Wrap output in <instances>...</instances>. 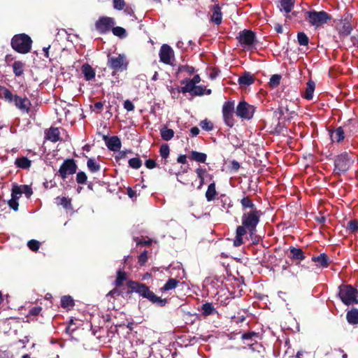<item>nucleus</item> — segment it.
Instances as JSON below:
<instances>
[{"label": "nucleus", "mask_w": 358, "mask_h": 358, "mask_svg": "<svg viewBox=\"0 0 358 358\" xmlns=\"http://www.w3.org/2000/svg\"><path fill=\"white\" fill-rule=\"evenodd\" d=\"M211 90H206V87L201 85H196L194 90L192 92L194 96H202L204 94H210Z\"/></svg>", "instance_id": "58836bf2"}, {"label": "nucleus", "mask_w": 358, "mask_h": 358, "mask_svg": "<svg viewBox=\"0 0 358 358\" xmlns=\"http://www.w3.org/2000/svg\"><path fill=\"white\" fill-rule=\"evenodd\" d=\"M9 206L13 208V210H17V208H18V203L17 201V200H15V199H10L9 201Z\"/></svg>", "instance_id": "69168bd1"}, {"label": "nucleus", "mask_w": 358, "mask_h": 358, "mask_svg": "<svg viewBox=\"0 0 358 358\" xmlns=\"http://www.w3.org/2000/svg\"><path fill=\"white\" fill-rule=\"evenodd\" d=\"M41 310L42 308L40 306L34 307L30 309L29 314L31 315H38L41 313Z\"/></svg>", "instance_id": "052dcab7"}, {"label": "nucleus", "mask_w": 358, "mask_h": 358, "mask_svg": "<svg viewBox=\"0 0 358 358\" xmlns=\"http://www.w3.org/2000/svg\"><path fill=\"white\" fill-rule=\"evenodd\" d=\"M236 38L244 50H251L255 48L256 35L252 31L248 29L241 31Z\"/></svg>", "instance_id": "423d86ee"}, {"label": "nucleus", "mask_w": 358, "mask_h": 358, "mask_svg": "<svg viewBox=\"0 0 358 358\" xmlns=\"http://www.w3.org/2000/svg\"><path fill=\"white\" fill-rule=\"evenodd\" d=\"M338 297L345 306L358 304V291L350 285H341L338 287Z\"/></svg>", "instance_id": "7ed1b4c3"}, {"label": "nucleus", "mask_w": 358, "mask_h": 358, "mask_svg": "<svg viewBox=\"0 0 358 358\" xmlns=\"http://www.w3.org/2000/svg\"><path fill=\"white\" fill-rule=\"evenodd\" d=\"M280 9L283 10L286 13H289L294 7L293 0H280Z\"/></svg>", "instance_id": "c9c22d12"}, {"label": "nucleus", "mask_w": 358, "mask_h": 358, "mask_svg": "<svg viewBox=\"0 0 358 358\" xmlns=\"http://www.w3.org/2000/svg\"><path fill=\"white\" fill-rule=\"evenodd\" d=\"M290 258L294 261L301 262L305 259V255L303 250L301 248L290 247Z\"/></svg>", "instance_id": "a211bd4d"}, {"label": "nucleus", "mask_w": 358, "mask_h": 358, "mask_svg": "<svg viewBox=\"0 0 358 358\" xmlns=\"http://www.w3.org/2000/svg\"><path fill=\"white\" fill-rule=\"evenodd\" d=\"M13 73L16 76H21L24 73V63L20 61H15L13 64Z\"/></svg>", "instance_id": "2f4dec72"}, {"label": "nucleus", "mask_w": 358, "mask_h": 358, "mask_svg": "<svg viewBox=\"0 0 358 358\" xmlns=\"http://www.w3.org/2000/svg\"><path fill=\"white\" fill-rule=\"evenodd\" d=\"M255 81V79L250 73H245L238 78V83L241 85H250Z\"/></svg>", "instance_id": "c756f323"}, {"label": "nucleus", "mask_w": 358, "mask_h": 358, "mask_svg": "<svg viewBox=\"0 0 358 358\" xmlns=\"http://www.w3.org/2000/svg\"><path fill=\"white\" fill-rule=\"evenodd\" d=\"M345 138L344 131L341 127H338L331 132V139L333 142H341Z\"/></svg>", "instance_id": "a878e982"}, {"label": "nucleus", "mask_w": 358, "mask_h": 358, "mask_svg": "<svg viewBox=\"0 0 358 358\" xmlns=\"http://www.w3.org/2000/svg\"><path fill=\"white\" fill-rule=\"evenodd\" d=\"M181 85H182L183 86L178 90V92H182L183 94L187 92L192 93L196 86V85H194L190 79H185L182 80Z\"/></svg>", "instance_id": "aec40b11"}, {"label": "nucleus", "mask_w": 358, "mask_h": 358, "mask_svg": "<svg viewBox=\"0 0 358 358\" xmlns=\"http://www.w3.org/2000/svg\"><path fill=\"white\" fill-rule=\"evenodd\" d=\"M107 147L112 151H118L121 148V142L117 136H111L108 142Z\"/></svg>", "instance_id": "412c9836"}, {"label": "nucleus", "mask_w": 358, "mask_h": 358, "mask_svg": "<svg viewBox=\"0 0 358 358\" xmlns=\"http://www.w3.org/2000/svg\"><path fill=\"white\" fill-rule=\"evenodd\" d=\"M13 101H14L15 106L22 113H28L29 112L31 103L27 97L22 98L15 95L13 97Z\"/></svg>", "instance_id": "4468645a"}, {"label": "nucleus", "mask_w": 358, "mask_h": 358, "mask_svg": "<svg viewBox=\"0 0 358 358\" xmlns=\"http://www.w3.org/2000/svg\"><path fill=\"white\" fill-rule=\"evenodd\" d=\"M178 70L180 72L185 71V72H187L189 75L193 74L194 73V71H195L194 67L188 66V65L180 66H179Z\"/></svg>", "instance_id": "864d4df0"}, {"label": "nucleus", "mask_w": 358, "mask_h": 358, "mask_svg": "<svg viewBox=\"0 0 358 358\" xmlns=\"http://www.w3.org/2000/svg\"><path fill=\"white\" fill-rule=\"evenodd\" d=\"M23 194L22 186H13L12 189V199L17 200Z\"/></svg>", "instance_id": "79ce46f5"}, {"label": "nucleus", "mask_w": 358, "mask_h": 358, "mask_svg": "<svg viewBox=\"0 0 358 358\" xmlns=\"http://www.w3.org/2000/svg\"><path fill=\"white\" fill-rule=\"evenodd\" d=\"M127 275L124 271H122V270H118L117 271V278L115 281V286L120 287L123 285V282L124 281H127Z\"/></svg>", "instance_id": "f704fd0d"}, {"label": "nucleus", "mask_w": 358, "mask_h": 358, "mask_svg": "<svg viewBox=\"0 0 358 358\" xmlns=\"http://www.w3.org/2000/svg\"><path fill=\"white\" fill-rule=\"evenodd\" d=\"M255 112V107L245 101H241L236 108V115L242 120H251Z\"/></svg>", "instance_id": "0eeeda50"}, {"label": "nucleus", "mask_w": 358, "mask_h": 358, "mask_svg": "<svg viewBox=\"0 0 358 358\" xmlns=\"http://www.w3.org/2000/svg\"><path fill=\"white\" fill-rule=\"evenodd\" d=\"M311 259L313 262H316L317 266L323 268H327L329 266V259L324 253H322L318 256H314Z\"/></svg>", "instance_id": "5701e85b"}, {"label": "nucleus", "mask_w": 358, "mask_h": 358, "mask_svg": "<svg viewBox=\"0 0 358 358\" xmlns=\"http://www.w3.org/2000/svg\"><path fill=\"white\" fill-rule=\"evenodd\" d=\"M315 84L313 80H308L306 83V88L303 95L306 99L310 100L313 97V92L315 90Z\"/></svg>", "instance_id": "393cba45"}, {"label": "nucleus", "mask_w": 358, "mask_h": 358, "mask_svg": "<svg viewBox=\"0 0 358 358\" xmlns=\"http://www.w3.org/2000/svg\"><path fill=\"white\" fill-rule=\"evenodd\" d=\"M113 34L120 38H124L127 36L126 30L121 27H116L112 29Z\"/></svg>", "instance_id": "a18cd8bd"}, {"label": "nucleus", "mask_w": 358, "mask_h": 358, "mask_svg": "<svg viewBox=\"0 0 358 358\" xmlns=\"http://www.w3.org/2000/svg\"><path fill=\"white\" fill-rule=\"evenodd\" d=\"M201 313L204 316H209L217 313V310L211 303H205L201 306Z\"/></svg>", "instance_id": "c85d7f7f"}, {"label": "nucleus", "mask_w": 358, "mask_h": 358, "mask_svg": "<svg viewBox=\"0 0 358 358\" xmlns=\"http://www.w3.org/2000/svg\"><path fill=\"white\" fill-rule=\"evenodd\" d=\"M201 127L203 129L206 130V131H210L213 129V124L208 121V120H203V121H201Z\"/></svg>", "instance_id": "5fc2aeb1"}, {"label": "nucleus", "mask_w": 358, "mask_h": 358, "mask_svg": "<svg viewBox=\"0 0 358 358\" xmlns=\"http://www.w3.org/2000/svg\"><path fill=\"white\" fill-rule=\"evenodd\" d=\"M60 132L57 127H50L46 132V138L52 142H57L59 140Z\"/></svg>", "instance_id": "4be33fe9"}, {"label": "nucleus", "mask_w": 358, "mask_h": 358, "mask_svg": "<svg viewBox=\"0 0 358 358\" xmlns=\"http://www.w3.org/2000/svg\"><path fill=\"white\" fill-rule=\"evenodd\" d=\"M159 55L160 62L166 64H173L175 59L174 52L169 45L164 44L161 46Z\"/></svg>", "instance_id": "f8f14e48"}, {"label": "nucleus", "mask_w": 358, "mask_h": 358, "mask_svg": "<svg viewBox=\"0 0 358 358\" xmlns=\"http://www.w3.org/2000/svg\"><path fill=\"white\" fill-rule=\"evenodd\" d=\"M77 168L74 159H65L59 169V176L62 179H65L67 176L74 174L76 172Z\"/></svg>", "instance_id": "9b49d317"}, {"label": "nucleus", "mask_w": 358, "mask_h": 358, "mask_svg": "<svg viewBox=\"0 0 358 358\" xmlns=\"http://www.w3.org/2000/svg\"><path fill=\"white\" fill-rule=\"evenodd\" d=\"M145 164L148 169H153L156 166L155 161L151 159L146 160Z\"/></svg>", "instance_id": "e2e57ef3"}, {"label": "nucleus", "mask_w": 358, "mask_h": 358, "mask_svg": "<svg viewBox=\"0 0 358 358\" xmlns=\"http://www.w3.org/2000/svg\"><path fill=\"white\" fill-rule=\"evenodd\" d=\"M15 165L21 169H29L31 166V162L25 157L17 158L15 162Z\"/></svg>", "instance_id": "7c9ffc66"}, {"label": "nucleus", "mask_w": 358, "mask_h": 358, "mask_svg": "<svg viewBox=\"0 0 358 358\" xmlns=\"http://www.w3.org/2000/svg\"><path fill=\"white\" fill-rule=\"evenodd\" d=\"M57 202L58 204L62 206L64 208L67 209L71 207V199L67 197H57L56 198Z\"/></svg>", "instance_id": "37998d69"}, {"label": "nucleus", "mask_w": 358, "mask_h": 358, "mask_svg": "<svg viewBox=\"0 0 358 358\" xmlns=\"http://www.w3.org/2000/svg\"><path fill=\"white\" fill-rule=\"evenodd\" d=\"M169 147L167 145H162L159 149V153L162 158H167L169 155Z\"/></svg>", "instance_id": "3c124183"}, {"label": "nucleus", "mask_w": 358, "mask_h": 358, "mask_svg": "<svg viewBox=\"0 0 358 358\" xmlns=\"http://www.w3.org/2000/svg\"><path fill=\"white\" fill-rule=\"evenodd\" d=\"M87 168L88 169L92 172V173H95V172H97L100 170L101 169V166L99 164H98L94 159H92V158H90L88 160H87Z\"/></svg>", "instance_id": "ea45409f"}, {"label": "nucleus", "mask_w": 358, "mask_h": 358, "mask_svg": "<svg viewBox=\"0 0 358 358\" xmlns=\"http://www.w3.org/2000/svg\"><path fill=\"white\" fill-rule=\"evenodd\" d=\"M129 165L130 167L138 169L142 165V162L138 157H134L129 160Z\"/></svg>", "instance_id": "de8ad7c7"}, {"label": "nucleus", "mask_w": 358, "mask_h": 358, "mask_svg": "<svg viewBox=\"0 0 358 358\" xmlns=\"http://www.w3.org/2000/svg\"><path fill=\"white\" fill-rule=\"evenodd\" d=\"M352 162L348 153H342L335 159V169L339 172H345L350 169Z\"/></svg>", "instance_id": "9d476101"}, {"label": "nucleus", "mask_w": 358, "mask_h": 358, "mask_svg": "<svg viewBox=\"0 0 358 358\" xmlns=\"http://www.w3.org/2000/svg\"><path fill=\"white\" fill-rule=\"evenodd\" d=\"M297 40L301 45H306L308 44L309 39L306 34L303 32H299L297 34Z\"/></svg>", "instance_id": "49530a36"}, {"label": "nucleus", "mask_w": 358, "mask_h": 358, "mask_svg": "<svg viewBox=\"0 0 358 358\" xmlns=\"http://www.w3.org/2000/svg\"><path fill=\"white\" fill-rule=\"evenodd\" d=\"M27 245L32 251H37L40 247V243L36 240H31L28 242Z\"/></svg>", "instance_id": "603ef678"}, {"label": "nucleus", "mask_w": 358, "mask_h": 358, "mask_svg": "<svg viewBox=\"0 0 358 358\" xmlns=\"http://www.w3.org/2000/svg\"><path fill=\"white\" fill-rule=\"evenodd\" d=\"M337 30L341 36L345 37L350 34L352 27L348 20H341L337 24Z\"/></svg>", "instance_id": "2eb2a0df"}, {"label": "nucleus", "mask_w": 358, "mask_h": 358, "mask_svg": "<svg viewBox=\"0 0 358 358\" xmlns=\"http://www.w3.org/2000/svg\"><path fill=\"white\" fill-rule=\"evenodd\" d=\"M306 20L313 26L317 28L331 20V15L327 12L309 10L306 13Z\"/></svg>", "instance_id": "39448f33"}, {"label": "nucleus", "mask_w": 358, "mask_h": 358, "mask_svg": "<svg viewBox=\"0 0 358 358\" xmlns=\"http://www.w3.org/2000/svg\"><path fill=\"white\" fill-rule=\"evenodd\" d=\"M120 294V292L117 289V288H114L113 289L110 290L107 296H114L115 295L119 296Z\"/></svg>", "instance_id": "338daca9"}, {"label": "nucleus", "mask_w": 358, "mask_h": 358, "mask_svg": "<svg viewBox=\"0 0 358 358\" xmlns=\"http://www.w3.org/2000/svg\"><path fill=\"white\" fill-rule=\"evenodd\" d=\"M22 191L27 197H29L32 194L31 189L27 185H22Z\"/></svg>", "instance_id": "bf43d9fd"}, {"label": "nucleus", "mask_w": 358, "mask_h": 358, "mask_svg": "<svg viewBox=\"0 0 358 358\" xmlns=\"http://www.w3.org/2000/svg\"><path fill=\"white\" fill-rule=\"evenodd\" d=\"M124 109H126L127 111H132L134 110V105L133 104V103L129 101V100H126L124 102Z\"/></svg>", "instance_id": "13d9d810"}, {"label": "nucleus", "mask_w": 358, "mask_h": 358, "mask_svg": "<svg viewBox=\"0 0 358 358\" xmlns=\"http://www.w3.org/2000/svg\"><path fill=\"white\" fill-rule=\"evenodd\" d=\"M241 203L244 209V211L248 210L247 209H249V210L257 209L252 201L248 197H243L241 200Z\"/></svg>", "instance_id": "4c0bfd02"}, {"label": "nucleus", "mask_w": 358, "mask_h": 358, "mask_svg": "<svg viewBox=\"0 0 358 358\" xmlns=\"http://www.w3.org/2000/svg\"><path fill=\"white\" fill-rule=\"evenodd\" d=\"M61 306L63 308H72L74 306L73 299L69 296H64L61 299Z\"/></svg>", "instance_id": "a19ab883"}, {"label": "nucleus", "mask_w": 358, "mask_h": 358, "mask_svg": "<svg viewBox=\"0 0 358 358\" xmlns=\"http://www.w3.org/2000/svg\"><path fill=\"white\" fill-rule=\"evenodd\" d=\"M211 13L210 21L216 25L221 24L222 22V13L220 6L218 4L213 6L211 8Z\"/></svg>", "instance_id": "dca6fc26"}, {"label": "nucleus", "mask_w": 358, "mask_h": 358, "mask_svg": "<svg viewBox=\"0 0 358 358\" xmlns=\"http://www.w3.org/2000/svg\"><path fill=\"white\" fill-rule=\"evenodd\" d=\"M125 6L124 0H113V7L116 10H122Z\"/></svg>", "instance_id": "6e6d98bb"}, {"label": "nucleus", "mask_w": 358, "mask_h": 358, "mask_svg": "<svg viewBox=\"0 0 358 358\" xmlns=\"http://www.w3.org/2000/svg\"><path fill=\"white\" fill-rule=\"evenodd\" d=\"M31 43V38L25 34H16L11 40L12 48L22 54H26L30 51Z\"/></svg>", "instance_id": "20e7f679"}, {"label": "nucleus", "mask_w": 358, "mask_h": 358, "mask_svg": "<svg viewBox=\"0 0 358 358\" xmlns=\"http://www.w3.org/2000/svg\"><path fill=\"white\" fill-rule=\"evenodd\" d=\"M108 65L115 71H122L127 69L128 62L124 55H118L117 56L109 57Z\"/></svg>", "instance_id": "1a4fd4ad"}, {"label": "nucleus", "mask_w": 358, "mask_h": 358, "mask_svg": "<svg viewBox=\"0 0 358 358\" xmlns=\"http://www.w3.org/2000/svg\"><path fill=\"white\" fill-rule=\"evenodd\" d=\"M347 229L351 232H355L358 229V222L356 220H352L348 223Z\"/></svg>", "instance_id": "8fccbe9b"}, {"label": "nucleus", "mask_w": 358, "mask_h": 358, "mask_svg": "<svg viewBox=\"0 0 358 358\" xmlns=\"http://www.w3.org/2000/svg\"><path fill=\"white\" fill-rule=\"evenodd\" d=\"M114 19L109 17H101L96 22V30L101 34H106L114 25Z\"/></svg>", "instance_id": "ddd939ff"}, {"label": "nucleus", "mask_w": 358, "mask_h": 358, "mask_svg": "<svg viewBox=\"0 0 358 358\" xmlns=\"http://www.w3.org/2000/svg\"><path fill=\"white\" fill-rule=\"evenodd\" d=\"M87 176L86 173L83 171H79L76 175V182L78 184H85L87 182Z\"/></svg>", "instance_id": "09e8293b"}, {"label": "nucleus", "mask_w": 358, "mask_h": 358, "mask_svg": "<svg viewBox=\"0 0 358 358\" xmlns=\"http://www.w3.org/2000/svg\"><path fill=\"white\" fill-rule=\"evenodd\" d=\"M257 337V334H255V332H250V333H248V334H243L242 335V339L243 341H247V340H249V339H252V337Z\"/></svg>", "instance_id": "680f3d73"}, {"label": "nucleus", "mask_w": 358, "mask_h": 358, "mask_svg": "<svg viewBox=\"0 0 358 358\" xmlns=\"http://www.w3.org/2000/svg\"><path fill=\"white\" fill-rule=\"evenodd\" d=\"M180 283V281L176 278H169L165 285L160 288L162 292L174 289Z\"/></svg>", "instance_id": "bb28decb"}, {"label": "nucleus", "mask_w": 358, "mask_h": 358, "mask_svg": "<svg viewBox=\"0 0 358 358\" xmlns=\"http://www.w3.org/2000/svg\"><path fill=\"white\" fill-rule=\"evenodd\" d=\"M147 251L145 250L138 256V262L141 265H143L147 262Z\"/></svg>", "instance_id": "4d7b16f0"}, {"label": "nucleus", "mask_w": 358, "mask_h": 358, "mask_svg": "<svg viewBox=\"0 0 358 358\" xmlns=\"http://www.w3.org/2000/svg\"><path fill=\"white\" fill-rule=\"evenodd\" d=\"M127 284L131 292H135L139 294L140 296L148 299L152 303H156L162 307L164 306L167 302L166 299L157 296L149 289L148 286L144 284L138 283L131 280L127 281Z\"/></svg>", "instance_id": "f03ea898"}, {"label": "nucleus", "mask_w": 358, "mask_h": 358, "mask_svg": "<svg viewBox=\"0 0 358 358\" xmlns=\"http://www.w3.org/2000/svg\"><path fill=\"white\" fill-rule=\"evenodd\" d=\"M220 199H221V201L223 203V208H226V205H227L228 206H230L229 204V199L228 197H226V196L224 194H222L221 196H220Z\"/></svg>", "instance_id": "0e129e2a"}, {"label": "nucleus", "mask_w": 358, "mask_h": 358, "mask_svg": "<svg viewBox=\"0 0 358 358\" xmlns=\"http://www.w3.org/2000/svg\"><path fill=\"white\" fill-rule=\"evenodd\" d=\"M190 159L197 162L204 163L207 159V155L203 152L192 151L190 155Z\"/></svg>", "instance_id": "72a5a7b5"}, {"label": "nucleus", "mask_w": 358, "mask_h": 358, "mask_svg": "<svg viewBox=\"0 0 358 358\" xmlns=\"http://www.w3.org/2000/svg\"><path fill=\"white\" fill-rule=\"evenodd\" d=\"M0 358H13V356L6 351L0 350Z\"/></svg>", "instance_id": "774afa93"}, {"label": "nucleus", "mask_w": 358, "mask_h": 358, "mask_svg": "<svg viewBox=\"0 0 358 358\" xmlns=\"http://www.w3.org/2000/svg\"><path fill=\"white\" fill-rule=\"evenodd\" d=\"M217 194L216 188H215V182H211L208 186L207 191L206 192V198L208 201H213L215 199L216 195Z\"/></svg>", "instance_id": "cd10ccee"}, {"label": "nucleus", "mask_w": 358, "mask_h": 358, "mask_svg": "<svg viewBox=\"0 0 358 358\" xmlns=\"http://www.w3.org/2000/svg\"><path fill=\"white\" fill-rule=\"evenodd\" d=\"M198 178L200 180L199 185L198 187L200 189L204 184V178L206 176H208L210 180H213V175L208 174L206 169L201 166L195 170Z\"/></svg>", "instance_id": "6ab92c4d"}, {"label": "nucleus", "mask_w": 358, "mask_h": 358, "mask_svg": "<svg viewBox=\"0 0 358 358\" xmlns=\"http://www.w3.org/2000/svg\"><path fill=\"white\" fill-rule=\"evenodd\" d=\"M81 73L86 81H90L95 78V70L89 64H84L81 66Z\"/></svg>", "instance_id": "f3484780"}, {"label": "nucleus", "mask_w": 358, "mask_h": 358, "mask_svg": "<svg viewBox=\"0 0 358 358\" xmlns=\"http://www.w3.org/2000/svg\"><path fill=\"white\" fill-rule=\"evenodd\" d=\"M160 134L163 140L168 141L173 137L174 131L171 129L164 127L160 129Z\"/></svg>", "instance_id": "e433bc0d"}, {"label": "nucleus", "mask_w": 358, "mask_h": 358, "mask_svg": "<svg viewBox=\"0 0 358 358\" xmlns=\"http://www.w3.org/2000/svg\"><path fill=\"white\" fill-rule=\"evenodd\" d=\"M346 320L350 324H358V309L352 308L346 313Z\"/></svg>", "instance_id": "b1692460"}, {"label": "nucleus", "mask_w": 358, "mask_h": 358, "mask_svg": "<svg viewBox=\"0 0 358 358\" xmlns=\"http://www.w3.org/2000/svg\"><path fill=\"white\" fill-rule=\"evenodd\" d=\"M234 101H225L222 106L223 120L224 123L229 127H232L235 123L234 117Z\"/></svg>", "instance_id": "6e6552de"}, {"label": "nucleus", "mask_w": 358, "mask_h": 358, "mask_svg": "<svg viewBox=\"0 0 358 358\" xmlns=\"http://www.w3.org/2000/svg\"><path fill=\"white\" fill-rule=\"evenodd\" d=\"M281 80V76L278 74H275L271 76L270 78V81L268 83L269 85L272 88H275L280 85Z\"/></svg>", "instance_id": "c03bdc74"}, {"label": "nucleus", "mask_w": 358, "mask_h": 358, "mask_svg": "<svg viewBox=\"0 0 358 358\" xmlns=\"http://www.w3.org/2000/svg\"><path fill=\"white\" fill-rule=\"evenodd\" d=\"M262 215L261 210L254 209L252 210H245L241 217L242 225L238 226L236 230V236L234 240V245L238 247L243 243V237L249 233L252 237L257 231L260 217Z\"/></svg>", "instance_id": "f257e3e1"}, {"label": "nucleus", "mask_w": 358, "mask_h": 358, "mask_svg": "<svg viewBox=\"0 0 358 358\" xmlns=\"http://www.w3.org/2000/svg\"><path fill=\"white\" fill-rule=\"evenodd\" d=\"M13 94L11 92L5 87L4 86L0 85V98L4 99L6 101L8 102H13Z\"/></svg>", "instance_id": "473e14b6"}]
</instances>
